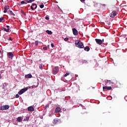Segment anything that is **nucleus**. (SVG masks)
I'll list each match as a JSON object with an SVG mask.
<instances>
[{"label": "nucleus", "mask_w": 127, "mask_h": 127, "mask_svg": "<svg viewBox=\"0 0 127 127\" xmlns=\"http://www.w3.org/2000/svg\"><path fill=\"white\" fill-rule=\"evenodd\" d=\"M75 43L76 47H78V48H84V45H83V43H82V42H81L80 41H75Z\"/></svg>", "instance_id": "nucleus-1"}, {"label": "nucleus", "mask_w": 127, "mask_h": 127, "mask_svg": "<svg viewBox=\"0 0 127 127\" xmlns=\"http://www.w3.org/2000/svg\"><path fill=\"white\" fill-rule=\"evenodd\" d=\"M59 72V67L58 66H56L52 69V72L54 75H56Z\"/></svg>", "instance_id": "nucleus-2"}, {"label": "nucleus", "mask_w": 127, "mask_h": 127, "mask_svg": "<svg viewBox=\"0 0 127 127\" xmlns=\"http://www.w3.org/2000/svg\"><path fill=\"white\" fill-rule=\"evenodd\" d=\"M9 109V106L7 105L0 106V110L1 111H4L5 110H8Z\"/></svg>", "instance_id": "nucleus-3"}, {"label": "nucleus", "mask_w": 127, "mask_h": 127, "mask_svg": "<svg viewBox=\"0 0 127 127\" xmlns=\"http://www.w3.org/2000/svg\"><path fill=\"white\" fill-rule=\"evenodd\" d=\"M27 90H28V88H27V87L23 88L20 90V91L18 92V94L19 95H22V94H23V93H24L25 92H26V91H27Z\"/></svg>", "instance_id": "nucleus-4"}, {"label": "nucleus", "mask_w": 127, "mask_h": 127, "mask_svg": "<svg viewBox=\"0 0 127 127\" xmlns=\"http://www.w3.org/2000/svg\"><path fill=\"white\" fill-rule=\"evenodd\" d=\"M103 89L104 92H106V91H110V90H112V87H111V86H109V87L103 86Z\"/></svg>", "instance_id": "nucleus-5"}, {"label": "nucleus", "mask_w": 127, "mask_h": 127, "mask_svg": "<svg viewBox=\"0 0 127 127\" xmlns=\"http://www.w3.org/2000/svg\"><path fill=\"white\" fill-rule=\"evenodd\" d=\"M116 15H117V11H113L110 14V17L114 18L115 16H116Z\"/></svg>", "instance_id": "nucleus-6"}, {"label": "nucleus", "mask_w": 127, "mask_h": 127, "mask_svg": "<svg viewBox=\"0 0 127 127\" xmlns=\"http://www.w3.org/2000/svg\"><path fill=\"white\" fill-rule=\"evenodd\" d=\"M36 8H37V4L35 3H32V5L31 6V9L34 10V9H36Z\"/></svg>", "instance_id": "nucleus-7"}, {"label": "nucleus", "mask_w": 127, "mask_h": 127, "mask_svg": "<svg viewBox=\"0 0 127 127\" xmlns=\"http://www.w3.org/2000/svg\"><path fill=\"white\" fill-rule=\"evenodd\" d=\"M95 41L97 44H99V45H101L102 43H103V41H102L101 39H96Z\"/></svg>", "instance_id": "nucleus-8"}, {"label": "nucleus", "mask_w": 127, "mask_h": 127, "mask_svg": "<svg viewBox=\"0 0 127 127\" xmlns=\"http://www.w3.org/2000/svg\"><path fill=\"white\" fill-rule=\"evenodd\" d=\"M7 57H8V58L12 59V58H13V54H12V52L8 53L7 54Z\"/></svg>", "instance_id": "nucleus-9"}, {"label": "nucleus", "mask_w": 127, "mask_h": 127, "mask_svg": "<svg viewBox=\"0 0 127 127\" xmlns=\"http://www.w3.org/2000/svg\"><path fill=\"white\" fill-rule=\"evenodd\" d=\"M72 32L74 35H78V31L77 30V29H76V28H73L72 29Z\"/></svg>", "instance_id": "nucleus-10"}, {"label": "nucleus", "mask_w": 127, "mask_h": 127, "mask_svg": "<svg viewBox=\"0 0 127 127\" xmlns=\"http://www.w3.org/2000/svg\"><path fill=\"white\" fill-rule=\"evenodd\" d=\"M4 11H3V12L4 13H6V12L7 11V10L8 9H9V6H8V5H5V6H4Z\"/></svg>", "instance_id": "nucleus-11"}, {"label": "nucleus", "mask_w": 127, "mask_h": 127, "mask_svg": "<svg viewBox=\"0 0 127 127\" xmlns=\"http://www.w3.org/2000/svg\"><path fill=\"white\" fill-rule=\"evenodd\" d=\"M27 109L29 112H33V111H34V108L32 106H30L28 107Z\"/></svg>", "instance_id": "nucleus-12"}, {"label": "nucleus", "mask_w": 127, "mask_h": 127, "mask_svg": "<svg viewBox=\"0 0 127 127\" xmlns=\"http://www.w3.org/2000/svg\"><path fill=\"white\" fill-rule=\"evenodd\" d=\"M25 78H26V79H27L28 78H32V75H31L30 74H27V75H25Z\"/></svg>", "instance_id": "nucleus-13"}, {"label": "nucleus", "mask_w": 127, "mask_h": 127, "mask_svg": "<svg viewBox=\"0 0 127 127\" xmlns=\"http://www.w3.org/2000/svg\"><path fill=\"white\" fill-rule=\"evenodd\" d=\"M7 12L9 14H10L11 15H13V16H14L15 15V14L14 13H13V12L11 10H9V11H8Z\"/></svg>", "instance_id": "nucleus-14"}, {"label": "nucleus", "mask_w": 127, "mask_h": 127, "mask_svg": "<svg viewBox=\"0 0 127 127\" xmlns=\"http://www.w3.org/2000/svg\"><path fill=\"white\" fill-rule=\"evenodd\" d=\"M84 50L85 51H87V52L90 51V47L89 46H86L84 48Z\"/></svg>", "instance_id": "nucleus-15"}, {"label": "nucleus", "mask_w": 127, "mask_h": 127, "mask_svg": "<svg viewBox=\"0 0 127 127\" xmlns=\"http://www.w3.org/2000/svg\"><path fill=\"white\" fill-rule=\"evenodd\" d=\"M17 122H18L19 123H21L22 122V120L21 119V117H18L17 119Z\"/></svg>", "instance_id": "nucleus-16"}, {"label": "nucleus", "mask_w": 127, "mask_h": 127, "mask_svg": "<svg viewBox=\"0 0 127 127\" xmlns=\"http://www.w3.org/2000/svg\"><path fill=\"white\" fill-rule=\"evenodd\" d=\"M61 111V109L59 107H57L56 109V113H59Z\"/></svg>", "instance_id": "nucleus-17"}, {"label": "nucleus", "mask_w": 127, "mask_h": 127, "mask_svg": "<svg viewBox=\"0 0 127 127\" xmlns=\"http://www.w3.org/2000/svg\"><path fill=\"white\" fill-rule=\"evenodd\" d=\"M46 33H48V34H49V35H52V31H49V30H47V31H46Z\"/></svg>", "instance_id": "nucleus-18"}, {"label": "nucleus", "mask_w": 127, "mask_h": 127, "mask_svg": "<svg viewBox=\"0 0 127 127\" xmlns=\"http://www.w3.org/2000/svg\"><path fill=\"white\" fill-rule=\"evenodd\" d=\"M27 1H28V0H25L21 1V4H23L24 3H25V4H26V3H27Z\"/></svg>", "instance_id": "nucleus-19"}, {"label": "nucleus", "mask_w": 127, "mask_h": 127, "mask_svg": "<svg viewBox=\"0 0 127 127\" xmlns=\"http://www.w3.org/2000/svg\"><path fill=\"white\" fill-rule=\"evenodd\" d=\"M107 83H109L110 85H113L114 84V82H112L111 80H107Z\"/></svg>", "instance_id": "nucleus-20"}, {"label": "nucleus", "mask_w": 127, "mask_h": 127, "mask_svg": "<svg viewBox=\"0 0 127 127\" xmlns=\"http://www.w3.org/2000/svg\"><path fill=\"white\" fill-rule=\"evenodd\" d=\"M58 123V120L56 119H54L53 121V123L54 124H57Z\"/></svg>", "instance_id": "nucleus-21"}, {"label": "nucleus", "mask_w": 127, "mask_h": 127, "mask_svg": "<svg viewBox=\"0 0 127 127\" xmlns=\"http://www.w3.org/2000/svg\"><path fill=\"white\" fill-rule=\"evenodd\" d=\"M34 0H28V1H27V3H31V2H33V1H34Z\"/></svg>", "instance_id": "nucleus-22"}, {"label": "nucleus", "mask_w": 127, "mask_h": 127, "mask_svg": "<svg viewBox=\"0 0 127 127\" xmlns=\"http://www.w3.org/2000/svg\"><path fill=\"white\" fill-rule=\"evenodd\" d=\"M4 31H6V32H9V28H4Z\"/></svg>", "instance_id": "nucleus-23"}, {"label": "nucleus", "mask_w": 127, "mask_h": 127, "mask_svg": "<svg viewBox=\"0 0 127 127\" xmlns=\"http://www.w3.org/2000/svg\"><path fill=\"white\" fill-rule=\"evenodd\" d=\"M21 13H22V14H23L24 15H26V13H25V12H24V11H23V10H21Z\"/></svg>", "instance_id": "nucleus-24"}, {"label": "nucleus", "mask_w": 127, "mask_h": 127, "mask_svg": "<svg viewBox=\"0 0 127 127\" xmlns=\"http://www.w3.org/2000/svg\"><path fill=\"white\" fill-rule=\"evenodd\" d=\"M69 75H70V73H66L64 74V77H67V76H69Z\"/></svg>", "instance_id": "nucleus-25"}, {"label": "nucleus", "mask_w": 127, "mask_h": 127, "mask_svg": "<svg viewBox=\"0 0 127 127\" xmlns=\"http://www.w3.org/2000/svg\"><path fill=\"white\" fill-rule=\"evenodd\" d=\"M47 108H49V104H47V105H46L45 106V110H46V109H47Z\"/></svg>", "instance_id": "nucleus-26"}, {"label": "nucleus", "mask_w": 127, "mask_h": 127, "mask_svg": "<svg viewBox=\"0 0 127 127\" xmlns=\"http://www.w3.org/2000/svg\"><path fill=\"white\" fill-rule=\"evenodd\" d=\"M35 43L36 46H37V45H38V43H39L38 41H36Z\"/></svg>", "instance_id": "nucleus-27"}, {"label": "nucleus", "mask_w": 127, "mask_h": 127, "mask_svg": "<svg viewBox=\"0 0 127 127\" xmlns=\"http://www.w3.org/2000/svg\"><path fill=\"white\" fill-rule=\"evenodd\" d=\"M4 18L3 17H1L0 18V22H1V21H2V20H3Z\"/></svg>", "instance_id": "nucleus-28"}, {"label": "nucleus", "mask_w": 127, "mask_h": 127, "mask_svg": "<svg viewBox=\"0 0 127 127\" xmlns=\"http://www.w3.org/2000/svg\"><path fill=\"white\" fill-rule=\"evenodd\" d=\"M39 68L41 69H43V66H42V64H40L39 65Z\"/></svg>", "instance_id": "nucleus-29"}, {"label": "nucleus", "mask_w": 127, "mask_h": 127, "mask_svg": "<svg viewBox=\"0 0 127 127\" xmlns=\"http://www.w3.org/2000/svg\"><path fill=\"white\" fill-rule=\"evenodd\" d=\"M40 7L41 8H43V7H44V4H41L40 5Z\"/></svg>", "instance_id": "nucleus-30"}, {"label": "nucleus", "mask_w": 127, "mask_h": 127, "mask_svg": "<svg viewBox=\"0 0 127 127\" xmlns=\"http://www.w3.org/2000/svg\"><path fill=\"white\" fill-rule=\"evenodd\" d=\"M43 50L46 51V50H47V47H44L43 48Z\"/></svg>", "instance_id": "nucleus-31"}, {"label": "nucleus", "mask_w": 127, "mask_h": 127, "mask_svg": "<svg viewBox=\"0 0 127 127\" xmlns=\"http://www.w3.org/2000/svg\"><path fill=\"white\" fill-rule=\"evenodd\" d=\"M64 40V41H68V40H69V39L68 38H65Z\"/></svg>", "instance_id": "nucleus-32"}, {"label": "nucleus", "mask_w": 127, "mask_h": 127, "mask_svg": "<svg viewBox=\"0 0 127 127\" xmlns=\"http://www.w3.org/2000/svg\"><path fill=\"white\" fill-rule=\"evenodd\" d=\"M45 19H47V20H49V17H46Z\"/></svg>", "instance_id": "nucleus-33"}, {"label": "nucleus", "mask_w": 127, "mask_h": 127, "mask_svg": "<svg viewBox=\"0 0 127 127\" xmlns=\"http://www.w3.org/2000/svg\"><path fill=\"white\" fill-rule=\"evenodd\" d=\"M16 98H19V95H18V94H16L15 96Z\"/></svg>", "instance_id": "nucleus-34"}, {"label": "nucleus", "mask_w": 127, "mask_h": 127, "mask_svg": "<svg viewBox=\"0 0 127 127\" xmlns=\"http://www.w3.org/2000/svg\"><path fill=\"white\" fill-rule=\"evenodd\" d=\"M51 46L52 47H54V44H53V43H51Z\"/></svg>", "instance_id": "nucleus-35"}, {"label": "nucleus", "mask_w": 127, "mask_h": 127, "mask_svg": "<svg viewBox=\"0 0 127 127\" xmlns=\"http://www.w3.org/2000/svg\"><path fill=\"white\" fill-rule=\"evenodd\" d=\"M9 40H10L11 41H12V38H11V37H10L9 38Z\"/></svg>", "instance_id": "nucleus-36"}, {"label": "nucleus", "mask_w": 127, "mask_h": 127, "mask_svg": "<svg viewBox=\"0 0 127 127\" xmlns=\"http://www.w3.org/2000/svg\"><path fill=\"white\" fill-rule=\"evenodd\" d=\"M85 0H80V1H81V2H84V1H85Z\"/></svg>", "instance_id": "nucleus-37"}, {"label": "nucleus", "mask_w": 127, "mask_h": 127, "mask_svg": "<svg viewBox=\"0 0 127 127\" xmlns=\"http://www.w3.org/2000/svg\"><path fill=\"white\" fill-rule=\"evenodd\" d=\"M6 27H7V28H9V26L7 25V26H6Z\"/></svg>", "instance_id": "nucleus-38"}, {"label": "nucleus", "mask_w": 127, "mask_h": 127, "mask_svg": "<svg viewBox=\"0 0 127 127\" xmlns=\"http://www.w3.org/2000/svg\"><path fill=\"white\" fill-rule=\"evenodd\" d=\"M0 79H1V75L0 74Z\"/></svg>", "instance_id": "nucleus-39"}, {"label": "nucleus", "mask_w": 127, "mask_h": 127, "mask_svg": "<svg viewBox=\"0 0 127 127\" xmlns=\"http://www.w3.org/2000/svg\"><path fill=\"white\" fill-rule=\"evenodd\" d=\"M0 31H1V29H0Z\"/></svg>", "instance_id": "nucleus-40"}, {"label": "nucleus", "mask_w": 127, "mask_h": 127, "mask_svg": "<svg viewBox=\"0 0 127 127\" xmlns=\"http://www.w3.org/2000/svg\"><path fill=\"white\" fill-rule=\"evenodd\" d=\"M0 52H1V51L0 50Z\"/></svg>", "instance_id": "nucleus-41"}, {"label": "nucleus", "mask_w": 127, "mask_h": 127, "mask_svg": "<svg viewBox=\"0 0 127 127\" xmlns=\"http://www.w3.org/2000/svg\"><path fill=\"white\" fill-rule=\"evenodd\" d=\"M103 42H104V39H103Z\"/></svg>", "instance_id": "nucleus-42"}]
</instances>
